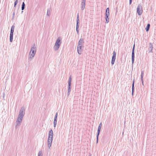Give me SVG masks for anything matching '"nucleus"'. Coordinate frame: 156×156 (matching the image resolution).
<instances>
[{
	"mask_svg": "<svg viewBox=\"0 0 156 156\" xmlns=\"http://www.w3.org/2000/svg\"><path fill=\"white\" fill-rule=\"evenodd\" d=\"M18 2V0H16L14 2V7L15 8H16L15 7H16V5H17V4Z\"/></svg>",
	"mask_w": 156,
	"mask_h": 156,
	"instance_id": "a878e982",
	"label": "nucleus"
},
{
	"mask_svg": "<svg viewBox=\"0 0 156 156\" xmlns=\"http://www.w3.org/2000/svg\"><path fill=\"white\" fill-rule=\"evenodd\" d=\"M37 47L35 44H34L32 46L31 50L30 52L29 55H30V58L32 59L34 57L36 52Z\"/></svg>",
	"mask_w": 156,
	"mask_h": 156,
	"instance_id": "f03ea898",
	"label": "nucleus"
},
{
	"mask_svg": "<svg viewBox=\"0 0 156 156\" xmlns=\"http://www.w3.org/2000/svg\"><path fill=\"white\" fill-rule=\"evenodd\" d=\"M86 0H82L81 3V9L82 10L84 9L85 8Z\"/></svg>",
	"mask_w": 156,
	"mask_h": 156,
	"instance_id": "f8f14e48",
	"label": "nucleus"
},
{
	"mask_svg": "<svg viewBox=\"0 0 156 156\" xmlns=\"http://www.w3.org/2000/svg\"><path fill=\"white\" fill-rule=\"evenodd\" d=\"M89 156H91V154H90Z\"/></svg>",
	"mask_w": 156,
	"mask_h": 156,
	"instance_id": "2f4dec72",
	"label": "nucleus"
},
{
	"mask_svg": "<svg viewBox=\"0 0 156 156\" xmlns=\"http://www.w3.org/2000/svg\"><path fill=\"white\" fill-rule=\"evenodd\" d=\"M15 9H16V8H14V12H13V17H14V15H15Z\"/></svg>",
	"mask_w": 156,
	"mask_h": 156,
	"instance_id": "cd10ccee",
	"label": "nucleus"
},
{
	"mask_svg": "<svg viewBox=\"0 0 156 156\" xmlns=\"http://www.w3.org/2000/svg\"><path fill=\"white\" fill-rule=\"evenodd\" d=\"M153 48V47L152 44L151 43H149V48H148L149 53H152Z\"/></svg>",
	"mask_w": 156,
	"mask_h": 156,
	"instance_id": "4468645a",
	"label": "nucleus"
},
{
	"mask_svg": "<svg viewBox=\"0 0 156 156\" xmlns=\"http://www.w3.org/2000/svg\"><path fill=\"white\" fill-rule=\"evenodd\" d=\"M150 24L148 23L147 24V27L145 28L146 31L147 32L149 31V30L150 27Z\"/></svg>",
	"mask_w": 156,
	"mask_h": 156,
	"instance_id": "412c9836",
	"label": "nucleus"
},
{
	"mask_svg": "<svg viewBox=\"0 0 156 156\" xmlns=\"http://www.w3.org/2000/svg\"><path fill=\"white\" fill-rule=\"evenodd\" d=\"M134 79L133 81L132 85V95H133V93L134 92Z\"/></svg>",
	"mask_w": 156,
	"mask_h": 156,
	"instance_id": "dca6fc26",
	"label": "nucleus"
},
{
	"mask_svg": "<svg viewBox=\"0 0 156 156\" xmlns=\"http://www.w3.org/2000/svg\"><path fill=\"white\" fill-rule=\"evenodd\" d=\"M53 133L52 129H51L49 131L48 140H53Z\"/></svg>",
	"mask_w": 156,
	"mask_h": 156,
	"instance_id": "6e6552de",
	"label": "nucleus"
},
{
	"mask_svg": "<svg viewBox=\"0 0 156 156\" xmlns=\"http://www.w3.org/2000/svg\"><path fill=\"white\" fill-rule=\"evenodd\" d=\"M52 141V140H48V146L49 149L50 148V147L51 146Z\"/></svg>",
	"mask_w": 156,
	"mask_h": 156,
	"instance_id": "f3484780",
	"label": "nucleus"
},
{
	"mask_svg": "<svg viewBox=\"0 0 156 156\" xmlns=\"http://www.w3.org/2000/svg\"><path fill=\"white\" fill-rule=\"evenodd\" d=\"M116 53L115 51H113V56L112 57L111 61V64L113 65L115 62V61L116 58Z\"/></svg>",
	"mask_w": 156,
	"mask_h": 156,
	"instance_id": "1a4fd4ad",
	"label": "nucleus"
},
{
	"mask_svg": "<svg viewBox=\"0 0 156 156\" xmlns=\"http://www.w3.org/2000/svg\"><path fill=\"white\" fill-rule=\"evenodd\" d=\"M43 154L42 151H40L39 152L38 156H43Z\"/></svg>",
	"mask_w": 156,
	"mask_h": 156,
	"instance_id": "393cba45",
	"label": "nucleus"
},
{
	"mask_svg": "<svg viewBox=\"0 0 156 156\" xmlns=\"http://www.w3.org/2000/svg\"><path fill=\"white\" fill-rule=\"evenodd\" d=\"M79 13H78L77 15V19H76V30L78 34L79 33Z\"/></svg>",
	"mask_w": 156,
	"mask_h": 156,
	"instance_id": "423d86ee",
	"label": "nucleus"
},
{
	"mask_svg": "<svg viewBox=\"0 0 156 156\" xmlns=\"http://www.w3.org/2000/svg\"><path fill=\"white\" fill-rule=\"evenodd\" d=\"M132 0H129V5H131V4L132 2Z\"/></svg>",
	"mask_w": 156,
	"mask_h": 156,
	"instance_id": "c85d7f7f",
	"label": "nucleus"
},
{
	"mask_svg": "<svg viewBox=\"0 0 156 156\" xmlns=\"http://www.w3.org/2000/svg\"><path fill=\"white\" fill-rule=\"evenodd\" d=\"M135 44L133 45V47L132 50V64H133L134 61V50H135Z\"/></svg>",
	"mask_w": 156,
	"mask_h": 156,
	"instance_id": "0eeeda50",
	"label": "nucleus"
},
{
	"mask_svg": "<svg viewBox=\"0 0 156 156\" xmlns=\"http://www.w3.org/2000/svg\"><path fill=\"white\" fill-rule=\"evenodd\" d=\"M25 4L24 2H23L22 5L21 9L22 10H23L25 9Z\"/></svg>",
	"mask_w": 156,
	"mask_h": 156,
	"instance_id": "4be33fe9",
	"label": "nucleus"
},
{
	"mask_svg": "<svg viewBox=\"0 0 156 156\" xmlns=\"http://www.w3.org/2000/svg\"><path fill=\"white\" fill-rule=\"evenodd\" d=\"M99 134H97V141H96V143H98V136H99Z\"/></svg>",
	"mask_w": 156,
	"mask_h": 156,
	"instance_id": "bb28decb",
	"label": "nucleus"
},
{
	"mask_svg": "<svg viewBox=\"0 0 156 156\" xmlns=\"http://www.w3.org/2000/svg\"><path fill=\"white\" fill-rule=\"evenodd\" d=\"M25 109L23 107H21L16 121V125L19 126L21 122L22 119L25 115Z\"/></svg>",
	"mask_w": 156,
	"mask_h": 156,
	"instance_id": "f257e3e1",
	"label": "nucleus"
},
{
	"mask_svg": "<svg viewBox=\"0 0 156 156\" xmlns=\"http://www.w3.org/2000/svg\"><path fill=\"white\" fill-rule=\"evenodd\" d=\"M61 37H58L56 40L54 47V49L55 51L58 50L61 44Z\"/></svg>",
	"mask_w": 156,
	"mask_h": 156,
	"instance_id": "7ed1b4c3",
	"label": "nucleus"
},
{
	"mask_svg": "<svg viewBox=\"0 0 156 156\" xmlns=\"http://www.w3.org/2000/svg\"><path fill=\"white\" fill-rule=\"evenodd\" d=\"M69 93H70V92L68 91L67 93V94L68 95H69Z\"/></svg>",
	"mask_w": 156,
	"mask_h": 156,
	"instance_id": "7c9ffc66",
	"label": "nucleus"
},
{
	"mask_svg": "<svg viewBox=\"0 0 156 156\" xmlns=\"http://www.w3.org/2000/svg\"><path fill=\"white\" fill-rule=\"evenodd\" d=\"M144 75V71L142 70L141 71V79H143V76Z\"/></svg>",
	"mask_w": 156,
	"mask_h": 156,
	"instance_id": "b1692460",
	"label": "nucleus"
},
{
	"mask_svg": "<svg viewBox=\"0 0 156 156\" xmlns=\"http://www.w3.org/2000/svg\"><path fill=\"white\" fill-rule=\"evenodd\" d=\"M101 127H102V123L101 122L100 123L99 126L98 127L97 134H100V130H101Z\"/></svg>",
	"mask_w": 156,
	"mask_h": 156,
	"instance_id": "2eb2a0df",
	"label": "nucleus"
},
{
	"mask_svg": "<svg viewBox=\"0 0 156 156\" xmlns=\"http://www.w3.org/2000/svg\"><path fill=\"white\" fill-rule=\"evenodd\" d=\"M14 28L15 26L14 25H13L11 28L10 34L9 41L10 42H12L13 41V34L14 31Z\"/></svg>",
	"mask_w": 156,
	"mask_h": 156,
	"instance_id": "20e7f679",
	"label": "nucleus"
},
{
	"mask_svg": "<svg viewBox=\"0 0 156 156\" xmlns=\"http://www.w3.org/2000/svg\"><path fill=\"white\" fill-rule=\"evenodd\" d=\"M71 76L69 77L68 81V91L70 92L71 90Z\"/></svg>",
	"mask_w": 156,
	"mask_h": 156,
	"instance_id": "9b49d317",
	"label": "nucleus"
},
{
	"mask_svg": "<svg viewBox=\"0 0 156 156\" xmlns=\"http://www.w3.org/2000/svg\"><path fill=\"white\" fill-rule=\"evenodd\" d=\"M141 4L138 5L137 8V12L139 15H141L143 12Z\"/></svg>",
	"mask_w": 156,
	"mask_h": 156,
	"instance_id": "39448f33",
	"label": "nucleus"
},
{
	"mask_svg": "<svg viewBox=\"0 0 156 156\" xmlns=\"http://www.w3.org/2000/svg\"><path fill=\"white\" fill-rule=\"evenodd\" d=\"M58 116V113L56 112L55 116L54 119V126L55 127L57 124V119Z\"/></svg>",
	"mask_w": 156,
	"mask_h": 156,
	"instance_id": "ddd939ff",
	"label": "nucleus"
},
{
	"mask_svg": "<svg viewBox=\"0 0 156 156\" xmlns=\"http://www.w3.org/2000/svg\"><path fill=\"white\" fill-rule=\"evenodd\" d=\"M109 16L108 15H105L106 17H105V20H106V22L105 23H108L109 21Z\"/></svg>",
	"mask_w": 156,
	"mask_h": 156,
	"instance_id": "aec40b11",
	"label": "nucleus"
},
{
	"mask_svg": "<svg viewBox=\"0 0 156 156\" xmlns=\"http://www.w3.org/2000/svg\"><path fill=\"white\" fill-rule=\"evenodd\" d=\"M83 47V45L82 44H78L77 46V50L78 53L80 55L82 51V47Z\"/></svg>",
	"mask_w": 156,
	"mask_h": 156,
	"instance_id": "9d476101",
	"label": "nucleus"
},
{
	"mask_svg": "<svg viewBox=\"0 0 156 156\" xmlns=\"http://www.w3.org/2000/svg\"><path fill=\"white\" fill-rule=\"evenodd\" d=\"M109 16V8L106 9V11L105 15Z\"/></svg>",
	"mask_w": 156,
	"mask_h": 156,
	"instance_id": "6ab92c4d",
	"label": "nucleus"
},
{
	"mask_svg": "<svg viewBox=\"0 0 156 156\" xmlns=\"http://www.w3.org/2000/svg\"><path fill=\"white\" fill-rule=\"evenodd\" d=\"M142 85H144V82L143 79H141Z\"/></svg>",
	"mask_w": 156,
	"mask_h": 156,
	"instance_id": "c756f323",
	"label": "nucleus"
},
{
	"mask_svg": "<svg viewBox=\"0 0 156 156\" xmlns=\"http://www.w3.org/2000/svg\"><path fill=\"white\" fill-rule=\"evenodd\" d=\"M51 15V12L50 9H48L47 10V15L49 16Z\"/></svg>",
	"mask_w": 156,
	"mask_h": 156,
	"instance_id": "5701e85b",
	"label": "nucleus"
},
{
	"mask_svg": "<svg viewBox=\"0 0 156 156\" xmlns=\"http://www.w3.org/2000/svg\"><path fill=\"white\" fill-rule=\"evenodd\" d=\"M84 43L83 39L82 38H81L79 41L78 44H81L83 45Z\"/></svg>",
	"mask_w": 156,
	"mask_h": 156,
	"instance_id": "a211bd4d",
	"label": "nucleus"
}]
</instances>
